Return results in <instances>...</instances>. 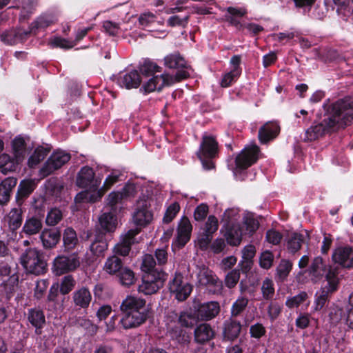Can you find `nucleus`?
Segmentation results:
<instances>
[{
  "mask_svg": "<svg viewBox=\"0 0 353 353\" xmlns=\"http://www.w3.org/2000/svg\"><path fill=\"white\" fill-rule=\"evenodd\" d=\"M325 118L305 131V141H314L326 133L337 131L350 125L353 122V110L350 104L344 100H338L332 103H325Z\"/></svg>",
  "mask_w": 353,
  "mask_h": 353,
  "instance_id": "obj_1",
  "label": "nucleus"
},
{
  "mask_svg": "<svg viewBox=\"0 0 353 353\" xmlns=\"http://www.w3.org/2000/svg\"><path fill=\"white\" fill-rule=\"evenodd\" d=\"M120 310L123 316L119 323L123 329L137 328L146 322L150 316V309L144 299L128 296L121 303Z\"/></svg>",
  "mask_w": 353,
  "mask_h": 353,
  "instance_id": "obj_2",
  "label": "nucleus"
},
{
  "mask_svg": "<svg viewBox=\"0 0 353 353\" xmlns=\"http://www.w3.org/2000/svg\"><path fill=\"white\" fill-rule=\"evenodd\" d=\"M46 212V200L45 197L41 196L34 197L21 232L29 236L39 234L43 229Z\"/></svg>",
  "mask_w": 353,
  "mask_h": 353,
  "instance_id": "obj_3",
  "label": "nucleus"
},
{
  "mask_svg": "<svg viewBox=\"0 0 353 353\" xmlns=\"http://www.w3.org/2000/svg\"><path fill=\"white\" fill-rule=\"evenodd\" d=\"M185 68H179L174 77L169 74H161L159 76L150 78L147 82L143 84L139 91L144 94L157 91L161 92L163 88L172 85L175 82H180L182 80L187 79L190 77V73L184 70Z\"/></svg>",
  "mask_w": 353,
  "mask_h": 353,
  "instance_id": "obj_4",
  "label": "nucleus"
},
{
  "mask_svg": "<svg viewBox=\"0 0 353 353\" xmlns=\"http://www.w3.org/2000/svg\"><path fill=\"white\" fill-rule=\"evenodd\" d=\"M20 260L21 264L29 274L42 275L48 270L43 253L35 248L26 249L21 255Z\"/></svg>",
  "mask_w": 353,
  "mask_h": 353,
  "instance_id": "obj_5",
  "label": "nucleus"
},
{
  "mask_svg": "<svg viewBox=\"0 0 353 353\" xmlns=\"http://www.w3.org/2000/svg\"><path fill=\"white\" fill-rule=\"evenodd\" d=\"M219 155V143L212 135H203L201 139L199 149L196 156L201 161L202 167L205 170H211L215 168L213 161Z\"/></svg>",
  "mask_w": 353,
  "mask_h": 353,
  "instance_id": "obj_6",
  "label": "nucleus"
},
{
  "mask_svg": "<svg viewBox=\"0 0 353 353\" xmlns=\"http://www.w3.org/2000/svg\"><path fill=\"white\" fill-rule=\"evenodd\" d=\"M327 284L321 287L320 290L315 294L314 310L319 311L330 301L333 293L339 289V279L338 277V269L330 268L326 274Z\"/></svg>",
  "mask_w": 353,
  "mask_h": 353,
  "instance_id": "obj_7",
  "label": "nucleus"
},
{
  "mask_svg": "<svg viewBox=\"0 0 353 353\" xmlns=\"http://www.w3.org/2000/svg\"><path fill=\"white\" fill-rule=\"evenodd\" d=\"M81 263V257L77 252L68 254H61L53 259L51 271L57 276L67 275L76 271L80 267Z\"/></svg>",
  "mask_w": 353,
  "mask_h": 353,
  "instance_id": "obj_8",
  "label": "nucleus"
},
{
  "mask_svg": "<svg viewBox=\"0 0 353 353\" xmlns=\"http://www.w3.org/2000/svg\"><path fill=\"white\" fill-rule=\"evenodd\" d=\"M234 210L228 209L223 213V221L224 225L221 231L227 243L230 246H238L242 241V228L241 225L233 219Z\"/></svg>",
  "mask_w": 353,
  "mask_h": 353,
  "instance_id": "obj_9",
  "label": "nucleus"
},
{
  "mask_svg": "<svg viewBox=\"0 0 353 353\" xmlns=\"http://www.w3.org/2000/svg\"><path fill=\"white\" fill-rule=\"evenodd\" d=\"M168 278V274L162 270L156 274H142V283L139 285L138 290L146 295L157 293L163 286Z\"/></svg>",
  "mask_w": 353,
  "mask_h": 353,
  "instance_id": "obj_10",
  "label": "nucleus"
},
{
  "mask_svg": "<svg viewBox=\"0 0 353 353\" xmlns=\"http://www.w3.org/2000/svg\"><path fill=\"white\" fill-rule=\"evenodd\" d=\"M260 152L259 147L256 145L245 147L235 158V167L233 172L236 174H241L259 160Z\"/></svg>",
  "mask_w": 353,
  "mask_h": 353,
  "instance_id": "obj_11",
  "label": "nucleus"
},
{
  "mask_svg": "<svg viewBox=\"0 0 353 353\" xmlns=\"http://www.w3.org/2000/svg\"><path fill=\"white\" fill-rule=\"evenodd\" d=\"M168 288L179 301H185L192 291V286L183 281V276L180 272H175L174 278L169 281Z\"/></svg>",
  "mask_w": 353,
  "mask_h": 353,
  "instance_id": "obj_12",
  "label": "nucleus"
},
{
  "mask_svg": "<svg viewBox=\"0 0 353 353\" xmlns=\"http://www.w3.org/2000/svg\"><path fill=\"white\" fill-rule=\"evenodd\" d=\"M118 225L117 216L112 212H104L99 218V223L95 226L94 232L99 238L105 236L111 238Z\"/></svg>",
  "mask_w": 353,
  "mask_h": 353,
  "instance_id": "obj_13",
  "label": "nucleus"
},
{
  "mask_svg": "<svg viewBox=\"0 0 353 353\" xmlns=\"http://www.w3.org/2000/svg\"><path fill=\"white\" fill-rule=\"evenodd\" d=\"M71 159L69 152L58 150L54 151L42 167L41 172L43 176H48L61 168Z\"/></svg>",
  "mask_w": 353,
  "mask_h": 353,
  "instance_id": "obj_14",
  "label": "nucleus"
},
{
  "mask_svg": "<svg viewBox=\"0 0 353 353\" xmlns=\"http://www.w3.org/2000/svg\"><path fill=\"white\" fill-rule=\"evenodd\" d=\"M101 179L95 178V172L91 167L83 166L76 178V185L81 188H90L92 191H98Z\"/></svg>",
  "mask_w": 353,
  "mask_h": 353,
  "instance_id": "obj_15",
  "label": "nucleus"
},
{
  "mask_svg": "<svg viewBox=\"0 0 353 353\" xmlns=\"http://www.w3.org/2000/svg\"><path fill=\"white\" fill-rule=\"evenodd\" d=\"M332 259L334 263L343 268L353 267V248L350 245L340 246L334 250Z\"/></svg>",
  "mask_w": 353,
  "mask_h": 353,
  "instance_id": "obj_16",
  "label": "nucleus"
},
{
  "mask_svg": "<svg viewBox=\"0 0 353 353\" xmlns=\"http://www.w3.org/2000/svg\"><path fill=\"white\" fill-rule=\"evenodd\" d=\"M171 341L180 347H188L192 340V332L181 326L172 325L168 330Z\"/></svg>",
  "mask_w": 353,
  "mask_h": 353,
  "instance_id": "obj_17",
  "label": "nucleus"
},
{
  "mask_svg": "<svg viewBox=\"0 0 353 353\" xmlns=\"http://www.w3.org/2000/svg\"><path fill=\"white\" fill-rule=\"evenodd\" d=\"M150 204L146 200L138 201L137 208L133 214V221L137 226L145 227L153 219V214L149 210Z\"/></svg>",
  "mask_w": 353,
  "mask_h": 353,
  "instance_id": "obj_18",
  "label": "nucleus"
},
{
  "mask_svg": "<svg viewBox=\"0 0 353 353\" xmlns=\"http://www.w3.org/2000/svg\"><path fill=\"white\" fill-rule=\"evenodd\" d=\"M1 41L6 45L14 46L25 42L30 37V31L22 28H12L3 31L1 35Z\"/></svg>",
  "mask_w": 353,
  "mask_h": 353,
  "instance_id": "obj_19",
  "label": "nucleus"
},
{
  "mask_svg": "<svg viewBox=\"0 0 353 353\" xmlns=\"http://www.w3.org/2000/svg\"><path fill=\"white\" fill-rule=\"evenodd\" d=\"M194 310L199 320L208 321L219 314L220 305L217 301H209L199 304Z\"/></svg>",
  "mask_w": 353,
  "mask_h": 353,
  "instance_id": "obj_20",
  "label": "nucleus"
},
{
  "mask_svg": "<svg viewBox=\"0 0 353 353\" xmlns=\"http://www.w3.org/2000/svg\"><path fill=\"white\" fill-rule=\"evenodd\" d=\"M141 81V74L139 71L136 70L120 72L117 81L119 86L128 90L139 88Z\"/></svg>",
  "mask_w": 353,
  "mask_h": 353,
  "instance_id": "obj_21",
  "label": "nucleus"
},
{
  "mask_svg": "<svg viewBox=\"0 0 353 353\" xmlns=\"http://www.w3.org/2000/svg\"><path fill=\"white\" fill-rule=\"evenodd\" d=\"M37 188V183L32 179L21 180L17 187L15 202L18 206H22L26 200L31 195Z\"/></svg>",
  "mask_w": 353,
  "mask_h": 353,
  "instance_id": "obj_22",
  "label": "nucleus"
},
{
  "mask_svg": "<svg viewBox=\"0 0 353 353\" xmlns=\"http://www.w3.org/2000/svg\"><path fill=\"white\" fill-rule=\"evenodd\" d=\"M72 299L76 310H86L92 301V294L88 287L82 286L73 292Z\"/></svg>",
  "mask_w": 353,
  "mask_h": 353,
  "instance_id": "obj_23",
  "label": "nucleus"
},
{
  "mask_svg": "<svg viewBox=\"0 0 353 353\" xmlns=\"http://www.w3.org/2000/svg\"><path fill=\"white\" fill-rule=\"evenodd\" d=\"M242 325L240 321L230 317L223 323V338L224 341H233L241 333Z\"/></svg>",
  "mask_w": 353,
  "mask_h": 353,
  "instance_id": "obj_24",
  "label": "nucleus"
},
{
  "mask_svg": "<svg viewBox=\"0 0 353 353\" xmlns=\"http://www.w3.org/2000/svg\"><path fill=\"white\" fill-rule=\"evenodd\" d=\"M28 322L35 328V333L41 334L42 329L46 325V316L44 312L39 307L30 308L28 310Z\"/></svg>",
  "mask_w": 353,
  "mask_h": 353,
  "instance_id": "obj_25",
  "label": "nucleus"
},
{
  "mask_svg": "<svg viewBox=\"0 0 353 353\" xmlns=\"http://www.w3.org/2000/svg\"><path fill=\"white\" fill-rule=\"evenodd\" d=\"M214 330L206 323L197 325L194 330V339L196 343L203 345L214 339Z\"/></svg>",
  "mask_w": 353,
  "mask_h": 353,
  "instance_id": "obj_26",
  "label": "nucleus"
},
{
  "mask_svg": "<svg viewBox=\"0 0 353 353\" xmlns=\"http://www.w3.org/2000/svg\"><path fill=\"white\" fill-rule=\"evenodd\" d=\"M23 212L24 210L22 206L17 205V208L11 209L6 216L5 220L8 223L10 231L12 233L16 232L21 226L23 220Z\"/></svg>",
  "mask_w": 353,
  "mask_h": 353,
  "instance_id": "obj_27",
  "label": "nucleus"
},
{
  "mask_svg": "<svg viewBox=\"0 0 353 353\" xmlns=\"http://www.w3.org/2000/svg\"><path fill=\"white\" fill-rule=\"evenodd\" d=\"M226 10L227 14L225 15L226 21L238 30H243L244 23H241L239 19L247 14L246 9L230 6L227 8Z\"/></svg>",
  "mask_w": 353,
  "mask_h": 353,
  "instance_id": "obj_28",
  "label": "nucleus"
},
{
  "mask_svg": "<svg viewBox=\"0 0 353 353\" xmlns=\"http://www.w3.org/2000/svg\"><path fill=\"white\" fill-rule=\"evenodd\" d=\"M61 232L59 228L45 229L40 235L43 245L46 249L54 248L60 241Z\"/></svg>",
  "mask_w": 353,
  "mask_h": 353,
  "instance_id": "obj_29",
  "label": "nucleus"
},
{
  "mask_svg": "<svg viewBox=\"0 0 353 353\" xmlns=\"http://www.w3.org/2000/svg\"><path fill=\"white\" fill-rule=\"evenodd\" d=\"M280 132V126L274 122H268L260 128L259 139L262 144H265L276 138Z\"/></svg>",
  "mask_w": 353,
  "mask_h": 353,
  "instance_id": "obj_30",
  "label": "nucleus"
},
{
  "mask_svg": "<svg viewBox=\"0 0 353 353\" xmlns=\"http://www.w3.org/2000/svg\"><path fill=\"white\" fill-rule=\"evenodd\" d=\"M330 268H337L338 274L339 273V268L338 266L328 267L324 263L323 259L321 256H317L314 259L310 267V274L317 280L322 279L323 276L326 277V274L328 272Z\"/></svg>",
  "mask_w": 353,
  "mask_h": 353,
  "instance_id": "obj_31",
  "label": "nucleus"
},
{
  "mask_svg": "<svg viewBox=\"0 0 353 353\" xmlns=\"http://www.w3.org/2000/svg\"><path fill=\"white\" fill-rule=\"evenodd\" d=\"M192 226L189 219L183 216L177 228V239L179 243L181 246H184L190 239Z\"/></svg>",
  "mask_w": 353,
  "mask_h": 353,
  "instance_id": "obj_32",
  "label": "nucleus"
},
{
  "mask_svg": "<svg viewBox=\"0 0 353 353\" xmlns=\"http://www.w3.org/2000/svg\"><path fill=\"white\" fill-rule=\"evenodd\" d=\"M17 183V179L15 177H8L3 179L0 183V204H6L10 199L12 189Z\"/></svg>",
  "mask_w": 353,
  "mask_h": 353,
  "instance_id": "obj_33",
  "label": "nucleus"
},
{
  "mask_svg": "<svg viewBox=\"0 0 353 353\" xmlns=\"http://www.w3.org/2000/svg\"><path fill=\"white\" fill-rule=\"evenodd\" d=\"M62 236L64 253L72 251L79 244L77 232L72 228H66Z\"/></svg>",
  "mask_w": 353,
  "mask_h": 353,
  "instance_id": "obj_34",
  "label": "nucleus"
},
{
  "mask_svg": "<svg viewBox=\"0 0 353 353\" xmlns=\"http://www.w3.org/2000/svg\"><path fill=\"white\" fill-rule=\"evenodd\" d=\"M199 320L195 310H194V312L182 311L178 316L177 325L181 326L186 330H190L195 325H197Z\"/></svg>",
  "mask_w": 353,
  "mask_h": 353,
  "instance_id": "obj_35",
  "label": "nucleus"
},
{
  "mask_svg": "<svg viewBox=\"0 0 353 353\" xmlns=\"http://www.w3.org/2000/svg\"><path fill=\"white\" fill-rule=\"evenodd\" d=\"M111 240V238H108L105 236H102L99 238V234H94V239L90 246V251L96 256H101L104 254V252L108 250V242Z\"/></svg>",
  "mask_w": 353,
  "mask_h": 353,
  "instance_id": "obj_36",
  "label": "nucleus"
},
{
  "mask_svg": "<svg viewBox=\"0 0 353 353\" xmlns=\"http://www.w3.org/2000/svg\"><path fill=\"white\" fill-rule=\"evenodd\" d=\"M125 267L123 260L119 256L112 255L107 259L104 270L109 274L117 276Z\"/></svg>",
  "mask_w": 353,
  "mask_h": 353,
  "instance_id": "obj_37",
  "label": "nucleus"
},
{
  "mask_svg": "<svg viewBox=\"0 0 353 353\" xmlns=\"http://www.w3.org/2000/svg\"><path fill=\"white\" fill-rule=\"evenodd\" d=\"M12 148L16 161L21 162L26 156V143L24 138L21 136H17L12 141Z\"/></svg>",
  "mask_w": 353,
  "mask_h": 353,
  "instance_id": "obj_38",
  "label": "nucleus"
},
{
  "mask_svg": "<svg viewBox=\"0 0 353 353\" xmlns=\"http://www.w3.org/2000/svg\"><path fill=\"white\" fill-rule=\"evenodd\" d=\"M164 65L171 69L188 68L185 59L178 52L165 57Z\"/></svg>",
  "mask_w": 353,
  "mask_h": 353,
  "instance_id": "obj_39",
  "label": "nucleus"
},
{
  "mask_svg": "<svg viewBox=\"0 0 353 353\" xmlns=\"http://www.w3.org/2000/svg\"><path fill=\"white\" fill-rule=\"evenodd\" d=\"M198 279L201 285L218 288H221L222 285V282L208 269L201 272L198 275Z\"/></svg>",
  "mask_w": 353,
  "mask_h": 353,
  "instance_id": "obj_40",
  "label": "nucleus"
},
{
  "mask_svg": "<svg viewBox=\"0 0 353 353\" xmlns=\"http://www.w3.org/2000/svg\"><path fill=\"white\" fill-rule=\"evenodd\" d=\"M139 72L143 77H152L151 78H153V77L156 76V72H161L162 68L159 66L155 62L147 59L143 61V63L139 65Z\"/></svg>",
  "mask_w": 353,
  "mask_h": 353,
  "instance_id": "obj_41",
  "label": "nucleus"
},
{
  "mask_svg": "<svg viewBox=\"0 0 353 353\" xmlns=\"http://www.w3.org/2000/svg\"><path fill=\"white\" fill-rule=\"evenodd\" d=\"M12 268L6 261H0V279L5 276H10L7 281L3 282L5 286H8L10 283L12 285H17L19 281V277L16 274H11Z\"/></svg>",
  "mask_w": 353,
  "mask_h": 353,
  "instance_id": "obj_42",
  "label": "nucleus"
},
{
  "mask_svg": "<svg viewBox=\"0 0 353 353\" xmlns=\"http://www.w3.org/2000/svg\"><path fill=\"white\" fill-rule=\"evenodd\" d=\"M51 19L46 15H41L37 17L29 26L30 36L37 34L39 30L45 29L52 24Z\"/></svg>",
  "mask_w": 353,
  "mask_h": 353,
  "instance_id": "obj_43",
  "label": "nucleus"
},
{
  "mask_svg": "<svg viewBox=\"0 0 353 353\" xmlns=\"http://www.w3.org/2000/svg\"><path fill=\"white\" fill-rule=\"evenodd\" d=\"M304 241L303 235L301 233L293 232L287 241V248L292 254L297 252Z\"/></svg>",
  "mask_w": 353,
  "mask_h": 353,
  "instance_id": "obj_44",
  "label": "nucleus"
},
{
  "mask_svg": "<svg viewBox=\"0 0 353 353\" xmlns=\"http://www.w3.org/2000/svg\"><path fill=\"white\" fill-rule=\"evenodd\" d=\"M119 283L124 286H130L132 285L135 281L134 272L128 267L125 266L116 276Z\"/></svg>",
  "mask_w": 353,
  "mask_h": 353,
  "instance_id": "obj_45",
  "label": "nucleus"
},
{
  "mask_svg": "<svg viewBox=\"0 0 353 353\" xmlns=\"http://www.w3.org/2000/svg\"><path fill=\"white\" fill-rule=\"evenodd\" d=\"M49 150L43 146L37 147L32 154L29 157L28 165L30 168H34L43 161L48 155Z\"/></svg>",
  "mask_w": 353,
  "mask_h": 353,
  "instance_id": "obj_46",
  "label": "nucleus"
},
{
  "mask_svg": "<svg viewBox=\"0 0 353 353\" xmlns=\"http://www.w3.org/2000/svg\"><path fill=\"white\" fill-rule=\"evenodd\" d=\"M156 261L152 254H145L141 265V270L143 274H156V272H159L160 270L156 268Z\"/></svg>",
  "mask_w": 353,
  "mask_h": 353,
  "instance_id": "obj_47",
  "label": "nucleus"
},
{
  "mask_svg": "<svg viewBox=\"0 0 353 353\" xmlns=\"http://www.w3.org/2000/svg\"><path fill=\"white\" fill-rule=\"evenodd\" d=\"M76 285V281L71 274L64 276L59 284L60 293L63 295L68 294Z\"/></svg>",
  "mask_w": 353,
  "mask_h": 353,
  "instance_id": "obj_48",
  "label": "nucleus"
},
{
  "mask_svg": "<svg viewBox=\"0 0 353 353\" xmlns=\"http://www.w3.org/2000/svg\"><path fill=\"white\" fill-rule=\"evenodd\" d=\"M121 174H119V173H116L114 172H112L110 174H109L104 183H103V185L102 186L101 188H100L99 190L98 189V191H97V194H98V197L99 198H101L103 194L109 190L111 188V187L114 184L116 183L117 182H118L119 181V177H120Z\"/></svg>",
  "mask_w": 353,
  "mask_h": 353,
  "instance_id": "obj_49",
  "label": "nucleus"
},
{
  "mask_svg": "<svg viewBox=\"0 0 353 353\" xmlns=\"http://www.w3.org/2000/svg\"><path fill=\"white\" fill-rule=\"evenodd\" d=\"M96 191H92L90 188H88V190H85L84 191H81V192L78 193L75 198L74 201L77 203H94L97 201V199H99L98 197V194L95 195L94 193Z\"/></svg>",
  "mask_w": 353,
  "mask_h": 353,
  "instance_id": "obj_50",
  "label": "nucleus"
},
{
  "mask_svg": "<svg viewBox=\"0 0 353 353\" xmlns=\"http://www.w3.org/2000/svg\"><path fill=\"white\" fill-rule=\"evenodd\" d=\"M261 292L263 298L265 300H272L274 296L275 289L274 282L271 279L265 278L263 280L261 286Z\"/></svg>",
  "mask_w": 353,
  "mask_h": 353,
  "instance_id": "obj_51",
  "label": "nucleus"
},
{
  "mask_svg": "<svg viewBox=\"0 0 353 353\" xmlns=\"http://www.w3.org/2000/svg\"><path fill=\"white\" fill-rule=\"evenodd\" d=\"M141 232V228H133L128 230L126 232L121 234L120 241L125 245H128L132 248V245L138 243L136 240V236Z\"/></svg>",
  "mask_w": 353,
  "mask_h": 353,
  "instance_id": "obj_52",
  "label": "nucleus"
},
{
  "mask_svg": "<svg viewBox=\"0 0 353 353\" xmlns=\"http://www.w3.org/2000/svg\"><path fill=\"white\" fill-rule=\"evenodd\" d=\"M62 218L63 214L61 210L54 208L51 209L47 214H46L44 220L48 225L54 226L61 221Z\"/></svg>",
  "mask_w": 353,
  "mask_h": 353,
  "instance_id": "obj_53",
  "label": "nucleus"
},
{
  "mask_svg": "<svg viewBox=\"0 0 353 353\" xmlns=\"http://www.w3.org/2000/svg\"><path fill=\"white\" fill-rule=\"evenodd\" d=\"M307 299V293L305 291H301L297 295L288 298L285 301V305L290 309L298 307Z\"/></svg>",
  "mask_w": 353,
  "mask_h": 353,
  "instance_id": "obj_54",
  "label": "nucleus"
},
{
  "mask_svg": "<svg viewBox=\"0 0 353 353\" xmlns=\"http://www.w3.org/2000/svg\"><path fill=\"white\" fill-rule=\"evenodd\" d=\"M248 304V299L245 297H240L234 301L231 307V317L239 316L246 308Z\"/></svg>",
  "mask_w": 353,
  "mask_h": 353,
  "instance_id": "obj_55",
  "label": "nucleus"
},
{
  "mask_svg": "<svg viewBox=\"0 0 353 353\" xmlns=\"http://www.w3.org/2000/svg\"><path fill=\"white\" fill-rule=\"evenodd\" d=\"M46 187L52 195L58 196L63 189V183L57 178H51L46 183Z\"/></svg>",
  "mask_w": 353,
  "mask_h": 353,
  "instance_id": "obj_56",
  "label": "nucleus"
},
{
  "mask_svg": "<svg viewBox=\"0 0 353 353\" xmlns=\"http://www.w3.org/2000/svg\"><path fill=\"white\" fill-rule=\"evenodd\" d=\"M180 205L176 201L170 205L165 210V212L163 218V222L166 224L172 222V220L175 218L176 214L180 211Z\"/></svg>",
  "mask_w": 353,
  "mask_h": 353,
  "instance_id": "obj_57",
  "label": "nucleus"
},
{
  "mask_svg": "<svg viewBox=\"0 0 353 353\" xmlns=\"http://www.w3.org/2000/svg\"><path fill=\"white\" fill-rule=\"evenodd\" d=\"M270 301L267 311L270 320L274 322L278 319L282 312V305L278 301Z\"/></svg>",
  "mask_w": 353,
  "mask_h": 353,
  "instance_id": "obj_58",
  "label": "nucleus"
},
{
  "mask_svg": "<svg viewBox=\"0 0 353 353\" xmlns=\"http://www.w3.org/2000/svg\"><path fill=\"white\" fill-rule=\"evenodd\" d=\"M49 45L52 48H59L64 50H69L72 48L75 43L70 42L64 38L55 37L52 40L50 41Z\"/></svg>",
  "mask_w": 353,
  "mask_h": 353,
  "instance_id": "obj_59",
  "label": "nucleus"
},
{
  "mask_svg": "<svg viewBox=\"0 0 353 353\" xmlns=\"http://www.w3.org/2000/svg\"><path fill=\"white\" fill-rule=\"evenodd\" d=\"M48 284L49 282L46 279H41L37 282L34 290V298L36 300L39 301L43 297L48 288Z\"/></svg>",
  "mask_w": 353,
  "mask_h": 353,
  "instance_id": "obj_60",
  "label": "nucleus"
},
{
  "mask_svg": "<svg viewBox=\"0 0 353 353\" xmlns=\"http://www.w3.org/2000/svg\"><path fill=\"white\" fill-rule=\"evenodd\" d=\"M212 238L213 234H208L205 231L201 233L197 239V244L199 249L203 251L207 250L212 242Z\"/></svg>",
  "mask_w": 353,
  "mask_h": 353,
  "instance_id": "obj_61",
  "label": "nucleus"
},
{
  "mask_svg": "<svg viewBox=\"0 0 353 353\" xmlns=\"http://www.w3.org/2000/svg\"><path fill=\"white\" fill-rule=\"evenodd\" d=\"M274 261V255L272 252L266 250L261 253L259 259L260 266L265 270L270 269Z\"/></svg>",
  "mask_w": 353,
  "mask_h": 353,
  "instance_id": "obj_62",
  "label": "nucleus"
},
{
  "mask_svg": "<svg viewBox=\"0 0 353 353\" xmlns=\"http://www.w3.org/2000/svg\"><path fill=\"white\" fill-rule=\"evenodd\" d=\"M189 19V15H185L183 18H181L178 15H173L168 19L167 25L170 27L180 26L185 28L188 23Z\"/></svg>",
  "mask_w": 353,
  "mask_h": 353,
  "instance_id": "obj_63",
  "label": "nucleus"
},
{
  "mask_svg": "<svg viewBox=\"0 0 353 353\" xmlns=\"http://www.w3.org/2000/svg\"><path fill=\"white\" fill-rule=\"evenodd\" d=\"M240 76L241 74L233 72V70H231L230 72L223 74L220 83L221 86L222 88H228L231 86L232 84L235 82Z\"/></svg>",
  "mask_w": 353,
  "mask_h": 353,
  "instance_id": "obj_64",
  "label": "nucleus"
}]
</instances>
